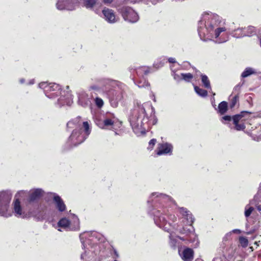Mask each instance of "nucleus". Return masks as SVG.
Wrapping results in <instances>:
<instances>
[{"instance_id": "10", "label": "nucleus", "mask_w": 261, "mask_h": 261, "mask_svg": "<svg viewBox=\"0 0 261 261\" xmlns=\"http://www.w3.org/2000/svg\"><path fill=\"white\" fill-rule=\"evenodd\" d=\"M120 13L126 21L134 23L139 20L138 14L130 7H123L120 9Z\"/></svg>"}, {"instance_id": "50", "label": "nucleus", "mask_w": 261, "mask_h": 261, "mask_svg": "<svg viewBox=\"0 0 261 261\" xmlns=\"http://www.w3.org/2000/svg\"><path fill=\"white\" fill-rule=\"evenodd\" d=\"M72 123L71 122H69L68 123H67V126H69L70 124H71Z\"/></svg>"}, {"instance_id": "53", "label": "nucleus", "mask_w": 261, "mask_h": 261, "mask_svg": "<svg viewBox=\"0 0 261 261\" xmlns=\"http://www.w3.org/2000/svg\"><path fill=\"white\" fill-rule=\"evenodd\" d=\"M58 230H59V231H62V230H61L60 228H59V229H58Z\"/></svg>"}, {"instance_id": "14", "label": "nucleus", "mask_w": 261, "mask_h": 261, "mask_svg": "<svg viewBox=\"0 0 261 261\" xmlns=\"http://www.w3.org/2000/svg\"><path fill=\"white\" fill-rule=\"evenodd\" d=\"M12 205L13 213L16 217L20 218H25L28 217L27 214L23 211L18 198L14 199Z\"/></svg>"}, {"instance_id": "31", "label": "nucleus", "mask_w": 261, "mask_h": 261, "mask_svg": "<svg viewBox=\"0 0 261 261\" xmlns=\"http://www.w3.org/2000/svg\"><path fill=\"white\" fill-rule=\"evenodd\" d=\"M182 80H184L186 82H190V80L193 78V75L190 73H181Z\"/></svg>"}, {"instance_id": "23", "label": "nucleus", "mask_w": 261, "mask_h": 261, "mask_svg": "<svg viewBox=\"0 0 261 261\" xmlns=\"http://www.w3.org/2000/svg\"><path fill=\"white\" fill-rule=\"evenodd\" d=\"M152 197H160L162 200H163L164 201L172 200L171 198L170 197H169L168 196L165 195V194L156 193V192L153 193L151 194L150 198H151Z\"/></svg>"}, {"instance_id": "8", "label": "nucleus", "mask_w": 261, "mask_h": 261, "mask_svg": "<svg viewBox=\"0 0 261 261\" xmlns=\"http://www.w3.org/2000/svg\"><path fill=\"white\" fill-rule=\"evenodd\" d=\"M58 226L66 230H75L80 228V221L78 218L73 216L72 222L66 218H63L58 223Z\"/></svg>"}, {"instance_id": "52", "label": "nucleus", "mask_w": 261, "mask_h": 261, "mask_svg": "<svg viewBox=\"0 0 261 261\" xmlns=\"http://www.w3.org/2000/svg\"><path fill=\"white\" fill-rule=\"evenodd\" d=\"M260 47H261V38L260 39Z\"/></svg>"}, {"instance_id": "7", "label": "nucleus", "mask_w": 261, "mask_h": 261, "mask_svg": "<svg viewBox=\"0 0 261 261\" xmlns=\"http://www.w3.org/2000/svg\"><path fill=\"white\" fill-rule=\"evenodd\" d=\"M39 86L44 90L45 95L49 98H54L60 94V86L56 83L42 82L39 84Z\"/></svg>"}, {"instance_id": "42", "label": "nucleus", "mask_w": 261, "mask_h": 261, "mask_svg": "<svg viewBox=\"0 0 261 261\" xmlns=\"http://www.w3.org/2000/svg\"><path fill=\"white\" fill-rule=\"evenodd\" d=\"M157 121H158V119H157L156 117L154 116L152 120V124H153V125L157 123Z\"/></svg>"}, {"instance_id": "13", "label": "nucleus", "mask_w": 261, "mask_h": 261, "mask_svg": "<svg viewBox=\"0 0 261 261\" xmlns=\"http://www.w3.org/2000/svg\"><path fill=\"white\" fill-rule=\"evenodd\" d=\"M102 13L103 18L108 23H115L119 20V17L116 15L114 10L111 9L105 8L102 11Z\"/></svg>"}, {"instance_id": "48", "label": "nucleus", "mask_w": 261, "mask_h": 261, "mask_svg": "<svg viewBox=\"0 0 261 261\" xmlns=\"http://www.w3.org/2000/svg\"><path fill=\"white\" fill-rule=\"evenodd\" d=\"M34 83V80H32L30 81V84H33Z\"/></svg>"}, {"instance_id": "32", "label": "nucleus", "mask_w": 261, "mask_h": 261, "mask_svg": "<svg viewBox=\"0 0 261 261\" xmlns=\"http://www.w3.org/2000/svg\"><path fill=\"white\" fill-rule=\"evenodd\" d=\"M254 208L253 207L249 206L248 205H246L245 207V215L246 217H249L250 214L252 213Z\"/></svg>"}, {"instance_id": "19", "label": "nucleus", "mask_w": 261, "mask_h": 261, "mask_svg": "<svg viewBox=\"0 0 261 261\" xmlns=\"http://www.w3.org/2000/svg\"><path fill=\"white\" fill-rule=\"evenodd\" d=\"M43 191L40 189L31 190L29 192V201H33L43 196Z\"/></svg>"}, {"instance_id": "9", "label": "nucleus", "mask_w": 261, "mask_h": 261, "mask_svg": "<svg viewBox=\"0 0 261 261\" xmlns=\"http://www.w3.org/2000/svg\"><path fill=\"white\" fill-rule=\"evenodd\" d=\"M250 117V113L247 111H243L239 114L233 116V123L235 125V129L237 130H242L245 129V122Z\"/></svg>"}, {"instance_id": "20", "label": "nucleus", "mask_w": 261, "mask_h": 261, "mask_svg": "<svg viewBox=\"0 0 261 261\" xmlns=\"http://www.w3.org/2000/svg\"><path fill=\"white\" fill-rule=\"evenodd\" d=\"M54 200L57 208L60 212H63L65 210L66 205L64 201L58 195L54 194Z\"/></svg>"}, {"instance_id": "37", "label": "nucleus", "mask_w": 261, "mask_h": 261, "mask_svg": "<svg viewBox=\"0 0 261 261\" xmlns=\"http://www.w3.org/2000/svg\"><path fill=\"white\" fill-rule=\"evenodd\" d=\"M172 76H173L174 79L177 82H179L182 80L181 74L179 75L174 72L172 74Z\"/></svg>"}, {"instance_id": "28", "label": "nucleus", "mask_w": 261, "mask_h": 261, "mask_svg": "<svg viewBox=\"0 0 261 261\" xmlns=\"http://www.w3.org/2000/svg\"><path fill=\"white\" fill-rule=\"evenodd\" d=\"M194 89L196 93L201 96L205 97L207 94V92L206 90L201 89L197 86H195Z\"/></svg>"}, {"instance_id": "27", "label": "nucleus", "mask_w": 261, "mask_h": 261, "mask_svg": "<svg viewBox=\"0 0 261 261\" xmlns=\"http://www.w3.org/2000/svg\"><path fill=\"white\" fill-rule=\"evenodd\" d=\"M233 36L236 38H241L246 36V35H245L244 30L242 29H238L235 30L233 34Z\"/></svg>"}, {"instance_id": "35", "label": "nucleus", "mask_w": 261, "mask_h": 261, "mask_svg": "<svg viewBox=\"0 0 261 261\" xmlns=\"http://www.w3.org/2000/svg\"><path fill=\"white\" fill-rule=\"evenodd\" d=\"M239 97L237 95H236L233 97V98L231 100V103H230V107L233 108L234 107V106L236 105L237 101H238Z\"/></svg>"}, {"instance_id": "15", "label": "nucleus", "mask_w": 261, "mask_h": 261, "mask_svg": "<svg viewBox=\"0 0 261 261\" xmlns=\"http://www.w3.org/2000/svg\"><path fill=\"white\" fill-rule=\"evenodd\" d=\"M173 150V146L169 143H162L158 144L156 154L161 155L164 154H171Z\"/></svg>"}, {"instance_id": "4", "label": "nucleus", "mask_w": 261, "mask_h": 261, "mask_svg": "<svg viewBox=\"0 0 261 261\" xmlns=\"http://www.w3.org/2000/svg\"><path fill=\"white\" fill-rule=\"evenodd\" d=\"M95 123L101 129L114 131L116 135L118 134L117 131L121 126V122L111 113L96 116L95 118Z\"/></svg>"}, {"instance_id": "2", "label": "nucleus", "mask_w": 261, "mask_h": 261, "mask_svg": "<svg viewBox=\"0 0 261 261\" xmlns=\"http://www.w3.org/2000/svg\"><path fill=\"white\" fill-rule=\"evenodd\" d=\"M198 31L200 38L204 41L220 37L217 41L218 43L226 41L225 39H221L226 28L222 25L220 16L216 14L203 13L198 23Z\"/></svg>"}, {"instance_id": "17", "label": "nucleus", "mask_w": 261, "mask_h": 261, "mask_svg": "<svg viewBox=\"0 0 261 261\" xmlns=\"http://www.w3.org/2000/svg\"><path fill=\"white\" fill-rule=\"evenodd\" d=\"M91 96L85 92H81L79 94L78 103L80 105L85 107L91 104Z\"/></svg>"}, {"instance_id": "44", "label": "nucleus", "mask_w": 261, "mask_h": 261, "mask_svg": "<svg viewBox=\"0 0 261 261\" xmlns=\"http://www.w3.org/2000/svg\"><path fill=\"white\" fill-rule=\"evenodd\" d=\"M256 207H257V210L261 213V206L257 205Z\"/></svg>"}, {"instance_id": "5", "label": "nucleus", "mask_w": 261, "mask_h": 261, "mask_svg": "<svg viewBox=\"0 0 261 261\" xmlns=\"http://www.w3.org/2000/svg\"><path fill=\"white\" fill-rule=\"evenodd\" d=\"M79 129H75L72 133L69 139L72 143L76 146L82 143L89 136L91 132L89 124L87 121L82 122V126L84 131L81 130V123L79 124Z\"/></svg>"}, {"instance_id": "3", "label": "nucleus", "mask_w": 261, "mask_h": 261, "mask_svg": "<svg viewBox=\"0 0 261 261\" xmlns=\"http://www.w3.org/2000/svg\"><path fill=\"white\" fill-rule=\"evenodd\" d=\"M151 109L154 113V109L149 102L137 103L130 118V123L134 133L137 135L144 134L149 127V119L146 110Z\"/></svg>"}, {"instance_id": "11", "label": "nucleus", "mask_w": 261, "mask_h": 261, "mask_svg": "<svg viewBox=\"0 0 261 261\" xmlns=\"http://www.w3.org/2000/svg\"><path fill=\"white\" fill-rule=\"evenodd\" d=\"M179 213L182 216V218L184 220L182 221V224L184 226L182 227L190 228V226H192V224L193 223L194 220L192 218V216L190 211H189L187 208L184 207H179L178 208Z\"/></svg>"}, {"instance_id": "43", "label": "nucleus", "mask_w": 261, "mask_h": 261, "mask_svg": "<svg viewBox=\"0 0 261 261\" xmlns=\"http://www.w3.org/2000/svg\"><path fill=\"white\" fill-rule=\"evenodd\" d=\"M163 64H164V63H162L161 64V66H159V65H157V64L155 63L154 64V65L156 68H159V67L162 66L163 65Z\"/></svg>"}, {"instance_id": "6", "label": "nucleus", "mask_w": 261, "mask_h": 261, "mask_svg": "<svg viewBox=\"0 0 261 261\" xmlns=\"http://www.w3.org/2000/svg\"><path fill=\"white\" fill-rule=\"evenodd\" d=\"M12 197L9 191L0 192V216L6 218L11 217L12 212L10 209V203Z\"/></svg>"}, {"instance_id": "30", "label": "nucleus", "mask_w": 261, "mask_h": 261, "mask_svg": "<svg viewBox=\"0 0 261 261\" xmlns=\"http://www.w3.org/2000/svg\"><path fill=\"white\" fill-rule=\"evenodd\" d=\"M240 245L242 247L245 248L248 245V240L246 237H240L239 239Z\"/></svg>"}, {"instance_id": "24", "label": "nucleus", "mask_w": 261, "mask_h": 261, "mask_svg": "<svg viewBox=\"0 0 261 261\" xmlns=\"http://www.w3.org/2000/svg\"><path fill=\"white\" fill-rule=\"evenodd\" d=\"M246 36H251L254 35L255 33V29L254 27L249 26L246 28L243 29Z\"/></svg>"}, {"instance_id": "40", "label": "nucleus", "mask_w": 261, "mask_h": 261, "mask_svg": "<svg viewBox=\"0 0 261 261\" xmlns=\"http://www.w3.org/2000/svg\"><path fill=\"white\" fill-rule=\"evenodd\" d=\"M115 0H103V3L107 5L111 4Z\"/></svg>"}, {"instance_id": "25", "label": "nucleus", "mask_w": 261, "mask_h": 261, "mask_svg": "<svg viewBox=\"0 0 261 261\" xmlns=\"http://www.w3.org/2000/svg\"><path fill=\"white\" fill-rule=\"evenodd\" d=\"M255 73V70L252 68H247L242 73V76L243 77H246L252 74Z\"/></svg>"}, {"instance_id": "21", "label": "nucleus", "mask_w": 261, "mask_h": 261, "mask_svg": "<svg viewBox=\"0 0 261 261\" xmlns=\"http://www.w3.org/2000/svg\"><path fill=\"white\" fill-rule=\"evenodd\" d=\"M97 3V0H83L84 6L89 9L93 10Z\"/></svg>"}, {"instance_id": "45", "label": "nucleus", "mask_w": 261, "mask_h": 261, "mask_svg": "<svg viewBox=\"0 0 261 261\" xmlns=\"http://www.w3.org/2000/svg\"><path fill=\"white\" fill-rule=\"evenodd\" d=\"M233 232L240 233L241 231L239 229H234Z\"/></svg>"}, {"instance_id": "36", "label": "nucleus", "mask_w": 261, "mask_h": 261, "mask_svg": "<svg viewBox=\"0 0 261 261\" xmlns=\"http://www.w3.org/2000/svg\"><path fill=\"white\" fill-rule=\"evenodd\" d=\"M232 118L230 116L227 115L222 117V122L223 123H226V122H229L231 120Z\"/></svg>"}, {"instance_id": "41", "label": "nucleus", "mask_w": 261, "mask_h": 261, "mask_svg": "<svg viewBox=\"0 0 261 261\" xmlns=\"http://www.w3.org/2000/svg\"><path fill=\"white\" fill-rule=\"evenodd\" d=\"M168 61L170 62V63H175L176 61H175V59L173 58H169L168 59Z\"/></svg>"}, {"instance_id": "51", "label": "nucleus", "mask_w": 261, "mask_h": 261, "mask_svg": "<svg viewBox=\"0 0 261 261\" xmlns=\"http://www.w3.org/2000/svg\"><path fill=\"white\" fill-rule=\"evenodd\" d=\"M20 82L21 83H23V82H24V80H23V79H21V80H20Z\"/></svg>"}, {"instance_id": "38", "label": "nucleus", "mask_w": 261, "mask_h": 261, "mask_svg": "<svg viewBox=\"0 0 261 261\" xmlns=\"http://www.w3.org/2000/svg\"><path fill=\"white\" fill-rule=\"evenodd\" d=\"M156 140L155 139H151L149 142V149H152L156 143Z\"/></svg>"}, {"instance_id": "49", "label": "nucleus", "mask_w": 261, "mask_h": 261, "mask_svg": "<svg viewBox=\"0 0 261 261\" xmlns=\"http://www.w3.org/2000/svg\"><path fill=\"white\" fill-rule=\"evenodd\" d=\"M151 2L154 5L156 4L157 3V1H151Z\"/></svg>"}, {"instance_id": "34", "label": "nucleus", "mask_w": 261, "mask_h": 261, "mask_svg": "<svg viewBox=\"0 0 261 261\" xmlns=\"http://www.w3.org/2000/svg\"><path fill=\"white\" fill-rule=\"evenodd\" d=\"M95 103L96 106L99 108H101L103 105V100L99 97H96L95 100Z\"/></svg>"}, {"instance_id": "33", "label": "nucleus", "mask_w": 261, "mask_h": 261, "mask_svg": "<svg viewBox=\"0 0 261 261\" xmlns=\"http://www.w3.org/2000/svg\"><path fill=\"white\" fill-rule=\"evenodd\" d=\"M89 236H90V232H84V233L81 234L80 236L81 242H82L84 247H85L84 239H86Z\"/></svg>"}, {"instance_id": "22", "label": "nucleus", "mask_w": 261, "mask_h": 261, "mask_svg": "<svg viewBox=\"0 0 261 261\" xmlns=\"http://www.w3.org/2000/svg\"><path fill=\"white\" fill-rule=\"evenodd\" d=\"M228 110V105L226 101H222L218 106V111L220 114H225Z\"/></svg>"}, {"instance_id": "1", "label": "nucleus", "mask_w": 261, "mask_h": 261, "mask_svg": "<svg viewBox=\"0 0 261 261\" xmlns=\"http://www.w3.org/2000/svg\"><path fill=\"white\" fill-rule=\"evenodd\" d=\"M166 210L161 208V210H155L153 212L154 215V220L155 223L160 228H162L165 231H169L173 229L178 231L180 234H184V237L175 236L172 233L169 236V244L171 247L175 248L178 244L179 240L186 243H191L195 241L197 239V236L195 233L193 226L190 228L181 227L177 224H172L176 220V217L174 215L167 216L169 222H167L165 216H166Z\"/></svg>"}, {"instance_id": "18", "label": "nucleus", "mask_w": 261, "mask_h": 261, "mask_svg": "<svg viewBox=\"0 0 261 261\" xmlns=\"http://www.w3.org/2000/svg\"><path fill=\"white\" fill-rule=\"evenodd\" d=\"M56 5L59 10H72L75 8L74 4L69 0H58Z\"/></svg>"}, {"instance_id": "39", "label": "nucleus", "mask_w": 261, "mask_h": 261, "mask_svg": "<svg viewBox=\"0 0 261 261\" xmlns=\"http://www.w3.org/2000/svg\"><path fill=\"white\" fill-rule=\"evenodd\" d=\"M63 100V98L62 97L60 98V99H58V102L60 104L62 105H64L65 104V102H63L62 100ZM66 105L70 106L71 103V102L70 100H68V101H66Z\"/></svg>"}, {"instance_id": "29", "label": "nucleus", "mask_w": 261, "mask_h": 261, "mask_svg": "<svg viewBox=\"0 0 261 261\" xmlns=\"http://www.w3.org/2000/svg\"><path fill=\"white\" fill-rule=\"evenodd\" d=\"M201 81L205 88H211L210 81L206 75H201Z\"/></svg>"}, {"instance_id": "12", "label": "nucleus", "mask_w": 261, "mask_h": 261, "mask_svg": "<svg viewBox=\"0 0 261 261\" xmlns=\"http://www.w3.org/2000/svg\"><path fill=\"white\" fill-rule=\"evenodd\" d=\"M108 96L111 105L114 108L118 106V102L123 98V95L120 90H112L109 91Z\"/></svg>"}, {"instance_id": "26", "label": "nucleus", "mask_w": 261, "mask_h": 261, "mask_svg": "<svg viewBox=\"0 0 261 261\" xmlns=\"http://www.w3.org/2000/svg\"><path fill=\"white\" fill-rule=\"evenodd\" d=\"M28 196H29V192L25 191H20L16 194L14 199L18 198L20 200V199H24Z\"/></svg>"}, {"instance_id": "46", "label": "nucleus", "mask_w": 261, "mask_h": 261, "mask_svg": "<svg viewBox=\"0 0 261 261\" xmlns=\"http://www.w3.org/2000/svg\"><path fill=\"white\" fill-rule=\"evenodd\" d=\"M145 68H146L145 67H141L139 70H142L144 71L145 72V73L146 74L147 73L146 71L145 70Z\"/></svg>"}, {"instance_id": "47", "label": "nucleus", "mask_w": 261, "mask_h": 261, "mask_svg": "<svg viewBox=\"0 0 261 261\" xmlns=\"http://www.w3.org/2000/svg\"><path fill=\"white\" fill-rule=\"evenodd\" d=\"M130 1L132 2L136 3V2H138L140 1L141 0H130Z\"/></svg>"}, {"instance_id": "16", "label": "nucleus", "mask_w": 261, "mask_h": 261, "mask_svg": "<svg viewBox=\"0 0 261 261\" xmlns=\"http://www.w3.org/2000/svg\"><path fill=\"white\" fill-rule=\"evenodd\" d=\"M178 254L184 261H192L194 258V251L189 248H178Z\"/></svg>"}]
</instances>
